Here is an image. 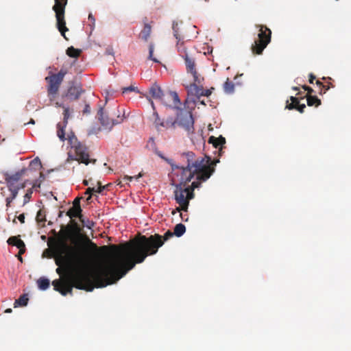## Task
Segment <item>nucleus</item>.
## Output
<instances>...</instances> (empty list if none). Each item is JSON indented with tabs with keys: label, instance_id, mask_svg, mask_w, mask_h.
<instances>
[{
	"label": "nucleus",
	"instance_id": "obj_1",
	"mask_svg": "<svg viewBox=\"0 0 351 351\" xmlns=\"http://www.w3.org/2000/svg\"><path fill=\"white\" fill-rule=\"evenodd\" d=\"M173 234L168 230L163 236L158 234L148 237L141 235L126 243L122 250L116 245H104L102 250H112L110 261L90 272L91 258L88 249L68 245V241L73 236V228L71 225L62 226L51 247L58 265L56 271L61 279L53 280L52 285L56 291L66 295L72 294L73 287L92 291L94 287L101 288L114 284L136 263H141L148 256L156 254L165 241Z\"/></svg>",
	"mask_w": 351,
	"mask_h": 351
},
{
	"label": "nucleus",
	"instance_id": "obj_2",
	"mask_svg": "<svg viewBox=\"0 0 351 351\" xmlns=\"http://www.w3.org/2000/svg\"><path fill=\"white\" fill-rule=\"evenodd\" d=\"M158 156L167 161L173 170L178 169L180 171V178L179 184L177 185L184 187H186V185L191 182L194 176L196 178L195 182H198L199 185L202 182L206 181L214 173L216 162H219V160L213 161L208 156L201 157L196 159L193 164V169H191L176 165L173 163L172 160L164 158L160 154H158Z\"/></svg>",
	"mask_w": 351,
	"mask_h": 351
},
{
	"label": "nucleus",
	"instance_id": "obj_3",
	"mask_svg": "<svg viewBox=\"0 0 351 351\" xmlns=\"http://www.w3.org/2000/svg\"><path fill=\"white\" fill-rule=\"evenodd\" d=\"M66 126H64V123H58L57 124V136L60 138V140L62 142L66 140L68 141L69 144L71 145V148L74 149L75 153V157H73L72 155L69 154V160H77L80 162L84 163L85 165H88L90 162L95 163L96 160H90L89 154L87 151V147L82 144L80 141H78L77 137L75 136L73 132H71L68 134L67 137L65 136V131L64 129Z\"/></svg>",
	"mask_w": 351,
	"mask_h": 351
},
{
	"label": "nucleus",
	"instance_id": "obj_4",
	"mask_svg": "<svg viewBox=\"0 0 351 351\" xmlns=\"http://www.w3.org/2000/svg\"><path fill=\"white\" fill-rule=\"evenodd\" d=\"M168 98L173 102V109L178 110L176 119L171 123V126H178L182 128L189 135L194 132V119L191 112L181 108V102L176 92H170Z\"/></svg>",
	"mask_w": 351,
	"mask_h": 351
},
{
	"label": "nucleus",
	"instance_id": "obj_5",
	"mask_svg": "<svg viewBox=\"0 0 351 351\" xmlns=\"http://www.w3.org/2000/svg\"><path fill=\"white\" fill-rule=\"evenodd\" d=\"M28 171L27 168H23L12 174L5 173V181L10 192V195L5 198L7 209L10 207L12 202L16 197L19 191L26 186L27 180L24 182H21V180L23 177L27 175Z\"/></svg>",
	"mask_w": 351,
	"mask_h": 351
},
{
	"label": "nucleus",
	"instance_id": "obj_6",
	"mask_svg": "<svg viewBox=\"0 0 351 351\" xmlns=\"http://www.w3.org/2000/svg\"><path fill=\"white\" fill-rule=\"evenodd\" d=\"M199 186L198 182H193L190 186L184 187L180 185L176 186L174 191L175 199L180 207L173 210L171 213L175 215L180 210L187 211L189 200L193 197V190Z\"/></svg>",
	"mask_w": 351,
	"mask_h": 351
},
{
	"label": "nucleus",
	"instance_id": "obj_7",
	"mask_svg": "<svg viewBox=\"0 0 351 351\" xmlns=\"http://www.w3.org/2000/svg\"><path fill=\"white\" fill-rule=\"evenodd\" d=\"M256 27L258 28L259 32L258 38L252 45L251 50L253 54L261 55L271 42V32L267 27L263 25H256Z\"/></svg>",
	"mask_w": 351,
	"mask_h": 351
},
{
	"label": "nucleus",
	"instance_id": "obj_8",
	"mask_svg": "<svg viewBox=\"0 0 351 351\" xmlns=\"http://www.w3.org/2000/svg\"><path fill=\"white\" fill-rule=\"evenodd\" d=\"M67 73V70L61 69L60 71L56 74H51L45 77L47 82V93L50 100H53L58 93L60 86L64 80L65 75Z\"/></svg>",
	"mask_w": 351,
	"mask_h": 351
},
{
	"label": "nucleus",
	"instance_id": "obj_9",
	"mask_svg": "<svg viewBox=\"0 0 351 351\" xmlns=\"http://www.w3.org/2000/svg\"><path fill=\"white\" fill-rule=\"evenodd\" d=\"M67 3V0H55V5L53 6V10L56 13V26L61 35L65 38V32L69 29L66 26L64 19L65 6Z\"/></svg>",
	"mask_w": 351,
	"mask_h": 351
},
{
	"label": "nucleus",
	"instance_id": "obj_10",
	"mask_svg": "<svg viewBox=\"0 0 351 351\" xmlns=\"http://www.w3.org/2000/svg\"><path fill=\"white\" fill-rule=\"evenodd\" d=\"M117 111L119 114L117 115V119H109L107 116L104 115V108L103 107L100 106L97 112V117L101 124L106 128H111L113 125L122 123L123 120L126 118V117L125 116V111L123 110H122V115H120L121 110L119 109H118Z\"/></svg>",
	"mask_w": 351,
	"mask_h": 351
},
{
	"label": "nucleus",
	"instance_id": "obj_11",
	"mask_svg": "<svg viewBox=\"0 0 351 351\" xmlns=\"http://www.w3.org/2000/svg\"><path fill=\"white\" fill-rule=\"evenodd\" d=\"M186 65V72L192 75L195 82L201 84L204 80V77L198 74L196 70V64L195 58L191 56H186L184 58Z\"/></svg>",
	"mask_w": 351,
	"mask_h": 351
},
{
	"label": "nucleus",
	"instance_id": "obj_12",
	"mask_svg": "<svg viewBox=\"0 0 351 351\" xmlns=\"http://www.w3.org/2000/svg\"><path fill=\"white\" fill-rule=\"evenodd\" d=\"M84 93V90L80 84H75L74 83H72L67 88L64 96L71 101H76Z\"/></svg>",
	"mask_w": 351,
	"mask_h": 351
},
{
	"label": "nucleus",
	"instance_id": "obj_13",
	"mask_svg": "<svg viewBox=\"0 0 351 351\" xmlns=\"http://www.w3.org/2000/svg\"><path fill=\"white\" fill-rule=\"evenodd\" d=\"M290 100L291 101V103H289L288 101H287L286 108L289 110L295 109L300 113L304 112L306 105L304 104H300L299 98L291 96Z\"/></svg>",
	"mask_w": 351,
	"mask_h": 351
},
{
	"label": "nucleus",
	"instance_id": "obj_14",
	"mask_svg": "<svg viewBox=\"0 0 351 351\" xmlns=\"http://www.w3.org/2000/svg\"><path fill=\"white\" fill-rule=\"evenodd\" d=\"M202 84V83L199 84L193 80V82L189 86V92L195 96L198 101L203 96L204 88Z\"/></svg>",
	"mask_w": 351,
	"mask_h": 351
},
{
	"label": "nucleus",
	"instance_id": "obj_15",
	"mask_svg": "<svg viewBox=\"0 0 351 351\" xmlns=\"http://www.w3.org/2000/svg\"><path fill=\"white\" fill-rule=\"evenodd\" d=\"M149 93L153 98L156 99H160L162 101L164 104H166V102L164 101L162 99V97L164 96L163 92L158 85L154 84L149 89Z\"/></svg>",
	"mask_w": 351,
	"mask_h": 351
},
{
	"label": "nucleus",
	"instance_id": "obj_16",
	"mask_svg": "<svg viewBox=\"0 0 351 351\" xmlns=\"http://www.w3.org/2000/svg\"><path fill=\"white\" fill-rule=\"evenodd\" d=\"M208 143L213 144L215 148H219L221 151L223 145L226 143V139L221 136L218 138L211 136L208 138Z\"/></svg>",
	"mask_w": 351,
	"mask_h": 351
},
{
	"label": "nucleus",
	"instance_id": "obj_17",
	"mask_svg": "<svg viewBox=\"0 0 351 351\" xmlns=\"http://www.w3.org/2000/svg\"><path fill=\"white\" fill-rule=\"evenodd\" d=\"M98 187H88L86 191V194H88V197H87L86 200L89 201L91 198V195L94 193H101L103 190L106 188L105 186H102L100 182H97Z\"/></svg>",
	"mask_w": 351,
	"mask_h": 351
},
{
	"label": "nucleus",
	"instance_id": "obj_18",
	"mask_svg": "<svg viewBox=\"0 0 351 351\" xmlns=\"http://www.w3.org/2000/svg\"><path fill=\"white\" fill-rule=\"evenodd\" d=\"M152 32V27L149 24L145 23L143 29L141 30L139 38L145 41H147L150 36Z\"/></svg>",
	"mask_w": 351,
	"mask_h": 351
},
{
	"label": "nucleus",
	"instance_id": "obj_19",
	"mask_svg": "<svg viewBox=\"0 0 351 351\" xmlns=\"http://www.w3.org/2000/svg\"><path fill=\"white\" fill-rule=\"evenodd\" d=\"M180 40L181 39L178 40L177 49L180 56L182 58H184L186 56H190L191 54L188 52L186 47L184 45V42H180Z\"/></svg>",
	"mask_w": 351,
	"mask_h": 351
},
{
	"label": "nucleus",
	"instance_id": "obj_20",
	"mask_svg": "<svg viewBox=\"0 0 351 351\" xmlns=\"http://www.w3.org/2000/svg\"><path fill=\"white\" fill-rule=\"evenodd\" d=\"M8 243L11 245L16 246L17 248L19 247H25L24 242L19 239L18 237H10L8 239Z\"/></svg>",
	"mask_w": 351,
	"mask_h": 351
},
{
	"label": "nucleus",
	"instance_id": "obj_21",
	"mask_svg": "<svg viewBox=\"0 0 351 351\" xmlns=\"http://www.w3.org/2000/svg\"><path fill=\"white\" fill-rule=\"evenodd\" d=\"M182 156L186 159L187 165L186 167L193 169V164L196 160H194L195 154L191 152L184 153Z\"/></svg>",
	"mask_w": 351,
	"mask_h": 351
},
{
	"label": "nucleus",
	"instance_id": "obj_22",
	"mask_svg": "<svg viewBox=\"0 0 351 351\" xmlns=\"http://www.w3.org/2000/svg\"><path fill=\"white\" fill-rule=\"evenodd\" d=\"M306 97L308 106L317 107L321 105V100L317 96L306 95Z\"/></svg>",
	"mask_w": 351,
	"mask_h": 351
},
{
	"label": "nucleus",
	"instance_id": "obj_23",
	"mask_svg": "<svg viewBox=\"0 0 351 351\" xmlns=\"http://www.w3.org/2000/svg\"><path fill=\"white\" fill-rule=\"evenodd\" d=\"M28 298L26 294H23L19 297V299L16 300L14 303V307L16 308L18 306H25L27 304Z\"/></svg>",
	"mask_w": 351,
	"mask_h": 351
},
{
	"label": "nucleus",
	"instance_id": "obj_24",
	"mask_svg": "<svg viewBox=\"0 0 351 351\" xmlns=\"http://www.w3.org/2000/svg\"><path fill=\"white\" fill-rule=\"evenodd\" d=\"M82 53V50L79 49H75L73 46L69 47L67 48L66 51V53L67 56H69L71 58H78Z\"/></svg>",
	"mask_w": 351,
	"mask_h": 351
},
{
	"label": "nucleus",
	"instance_id": "obj_25",
	"mask_svg": "<svg viewBox=\"0 0 351 351\" xmlns=\"http://www.w3.org/2000/svg\"><path fill=\"white\" fill-rule=\"evenodd\" d=\"M82 208L77 209L75 208V207H71L67 212L66 215L69 216L71 219L73 217H79L81 219L82 217Z\"/></svg>",
	"mask_w": 351,
	"mask_h": 351
},
{
	"label": "nucleus",
	"instance_id": "obj_26",
	"mask_svg": "<svg viewBox=\"0 0 351 351\" xmlns=\"http://www.w3.org/2000/svg\"><path fill=\"white\" fill-rule=\"evenodd\" d=\"M56 105L62 107L64 109L63 112V123L64 124V126H66L68 124V120L70 118V109L69 107L64 106L63 104H60L59 103H56Z\"/></svg>",
	"mask_w": 351,
	"mask_h": 351
},
{
	"label": "nucleus",
	"instance_id": "obj_27",
	"mask_svg": "<svg viewBox=\"0 0 351 351\" xmlns=\"http://www.w3.org/2000/svg\"><path fill=\"white\" fill-rule=\"evenodd\" d=\"M186 232V227L182 223L176 225L173 230V234L178 237L182 236Z\"/></svg>",
	"mask_w": 351,
	"mask_h": 351
},
{
	"label": "nucleus",
	"instance_id": "obj_28",
	"mask_svg": "<svg viewBox=\"0 0 351 351\" xmlns=\"http://www.w3.org/2000/svg\"><path fill=\"white\" fill-rule=\"evenodd\" d=\"M38 286L41 290H46L49 287V280L45 278H40L37 281Z\"/></svg>",
	"mask_w": 351,
	"mask_h": 351
},
{
	"label": "nucleus",
	"instance_id": "obj_29",
	"mask_svg": "<svg viewBox=\"0 0 351 351\" xmlns=\"http://www.w3.org/2000/svg\"><path fill=\"white\" fill-rule=\"evenodd\" d=\"M223 89L226 93H232L234 90V84L228 78L223 84Z\"/></svg>",
	"mask_w": 351,
	"mask_h": 351
},
{
	"label": "nucleus",
	"instance_id": "obj_30",
	"mask_svg": "<svg viewBox=\"0 0 351 351\" xmlns=\"http://www.w3.org/2000/svg\"><path fill=\"white\" fill-rule=\"evenodd\" d=\"M45 210L44 209H40L36 215V219L38 223H44L46 221Z\"/></svg>",
	"mask_w": 351,
	"mask_h": 351
},
{
	"label": "nucleus",
	"instance_id": "obj_31",
	"mask_svg": "<svg viewBox=\"0 0 351 351\" xmlns=\"http://www.w3.org/2000/svg\"><path fill=\"white\" fill-rule=\"evenodd\" d=\"M154 116L155 117L154 124L156 127L158 129H159V127H165V121L160 119L157 112H154Z\"/></svg>",
	"mask_w": 351,
	"mask_h": 351
},
{
	"label": "nucleus",
	"instance_id": "obj_32",
	"mask_svg": "<svg viewBox=\"0 0 351 351\" xmlns=\"http://www.w3.org/2000/svg\"><path fill=\"white\" fill-rule=\"evenodd\" d=\"M128 92H135L138 93L139 90L136 86H134L133 84H131L130 86L124 87L122 88L123 94H125Z\"/></svg>",
	"mask_w": 351,
	"mask_h": 351
},
{
	"label": "nucleus",
	"instance_id": "obj_33",
	"mask_svg": "<svg viewBox=\"0 0 351 351\" xmlns=\"http://www.w3.org/2000/svg\"><path fill=\"white\" fill-rule=\"evenodd\" d=\"M32 190L30 189H28L27 191V193H25V195H24V199H23V205L26 204L27 202H29V201L30 200L31 197H32Z\"/></svg>",
	"mask_w": 351,
	"mask_h": 351
},
{
	"label": "nucleus",
	"instance_id": "obj_34",
	"mask_svg": "<svg viewBox=\"0 0 351 351\" xmlns=\"http://www.w3.org/2000/svg\"><path fill=\"white\" fill-rule=\"evenodd\" d=\"M153 53H154V45L150 44L149 46V59L153 60L155 62H158V61L153 58Z\"/></svg>",
	"mask_w": 351,
	"mask_h": 351
},
{
	"label": "nucleus",
	"instance_id": "obj_35",
	"mask_svg": "<svg viewBox=\"0 0 351 351\" xmlns=\"http://www.w3.org/2000/svg\"><path fill=\"white\" fill-rule=\"evenodd\" d=\"M173 34H174V36L176 37V38L177 40H179L180 39V36H179V34H178V23L176 22H173Z\"/></svg>",
	"mask_w": 351,
	"mask_h": 351
},
{
	"label": "nucleus",
	"instance_id": "obj_36",
	"mask_svg": "<svg viewBox=\"0 0 351 351\" xmlns=\"http://www.w3.org/2000/svg\"><path fill=\"white\" fill-rule=\"evenodd\" d=\"M29 166L41 167V162L38 158H36L30 162Z\"/></svg>",
	"mask_w": 351,
	"mask_h": 351
},
{
	"label": "nucleus",
	"instance_id": "obj_37",
	"mask_svg": "<svg viewBox=\"0 0 351 351\" xmlns=\"http://www.w3.org/2000/svg\"><path fill=\"white\" fill-rule=\"evenodd\" d=\"M143 176V174L142 173H139L137 176H134V177L129 176H125L124 178L128 180H129V181H132L134 178L137 180L140 178H141Z\"/></svg>",
	"mask_w": 351,
	"mask_h": 351
},
{
	"label": "nucleus",
	"instance_id": "obj_38",
	"mask_svg": "<svg viewBox=\"0 0 351 351\" xmlns=\"http://www.w3.org/2000/svg\"><path fill=\"white\" fill-rule=\"evenodd\" d=\"M73 207H75V208H77V209H80L81 208V206H80V197H76L73 202Z\"/></svg>",
	"mask_w": 351,
	"mask_h": 351
},
{
	"label": "nucleus",
	"instance_id": "obj_39",
	"mask_svg": "<svg viewBox=\"0 0 351 351\" xmlns=\"http://www.w3.org/2000/svg\"><path fill=\"white\" fill-rule=\"evenodd\" d=\"M84 114H88L90 112V105L85 102L84 108L82 111Z\"/></svg>",
	"mask_w": 351,
	"mask_h": 351
},
{
	"label": "nucleus",
	"instance_id": "obj_40",
	"mask_svg": "<svg viewBox=\"0 0 351 351\" xmlns=\"http://www.w3.org/2000/svg\"><path fill=\"white\" fill-rule=\"evenodd\" d=\"M302 87L304 90L307 91L306 95H311V94L314 92V90L312 88H311L310 86H308L306 85H304Z\"/></svg>",
	"mask_w": 351,
	"mask_h": 351
},
{
	"label": "nucleus",
	"instance_id": "obj_41",
	"mask_svg": "<svg viewBox=\"0 0 351 351\" xmlns=\"http://www.w3.org/2000/svg\"><path fill=\"white\" fill-rule=\"evenodd\" d=\"M330 88V85H324V87H320L319 94L326 93V92Z\"/></svg>",
	"mask_w": 351,
	"mask_h": 351
},
{
	"label": "nucleus",
	"instance_id": "obj_42",
	"mask_svg": "<svg viewBox=\"0 0 351 351\" xmlns=\"http://www.w3.org/2000/svg\"><path fill=\"white\" fill-rule=\"evenodd\" d=\"M214 89V88H211V89H206V90H203V96H206V97H208L211 95L212 93V90Z\"/></svg>",
	"mask_w": 351,
	"mask_h": 351
},
{
	"label": "nucleus",
	"instance_id": "obj_43",
	"mask_svg": "<svg viewBox=\"0 0 351 351\" xmlns=\"http://www.w3.org/2000/svg\"><path fill=\"white\" fill-rule=\"evenodd\" d=\"M88 20L92 22V26L94 27L95 24V19L91 13L88 15Z\"/></svg>",
	"mask_w": 351,
	"mask_h": 351
},
{
	"label": "nucleus",
	"instance_id": "obj_44",
	"mask_svg": "<svg viewBox=\"0 0 351 351\" xmlns=\"http://www.w3.org/2000/svg\"><path fill=\"white\" fill-rule=\"evenodd\" d=\"M18 219L19 220V221L22 223H23L25 222V215L24 213H22L21 214L19 217H18Z\"/></svg>",
	"mask_w": 351,
	"mask_h": 351
},
{
	"label": "nucleus",
	"instance_id": "obj_45",
	"mask_svg": "<svg viewBox=\"0 0 351 351\" xmlns=\"http://www.w3.org/2000/svg\"><path fill=\"white\" fill-rule=\"evenodd\" d=\"M315 79V76L313 74L311 73L309 75V80H308L309 83L310 84H313V82H314Z\"/></svg>",
	"mask_w": 351,
	"mask_h": 351
},
{
	"label": "nucleus",
	"instance_id": "obj_46",
	"mask_svg": "<svg viewBox=\"0 0 351 351\" xmlns=\"http://www.w3.org/2000/svg\"><path fill=\"white\" fill-rule=\"evenodd\" d=\"M173 121H166L165 122V127L164 128H175V126H171V123L173 122Z\"/></svg>",
	"mask_w": 351,
	"mask_h": 351
},
{
	"label": "nucleus",
	"instance_id": "obj_47",
	"mask_svg": "<svg viewBox=\"0 0 351 351\" xmlns=\"http://www.w3.org/2000/svg\"><path fill=\"white\" fill-rule=\"evenodd\" d=\"M193 103H194V104H197V103H200V104H202V105H206V104H205V102H204V100H200V99H199V100L198 101V100L197 99V98H195V99H193Z\"/></svg>",
	"mask_w": 351,
	"mask_h": 351
},
{
	"label": "nucleus",
	"instance_id": "obj_48",
	"mask_svg": "<svg viewBox=\"0 0 351 351\" xmlns=\"http://www.w3.org/2000/svg\"><path fill=\"white\" fill-rule=\"evenodd\" d=\"M19 255H21L25 253V247H19Z\"/></svg>",
	"mask_w": 351,
	"mask_h": 351
},
{
	"label": "nucleus",
	"instance_id": "obj_49",
	"mask_svg": "<svg viewBox=\"0 0 351 351\" xmlns=\"http://www.w3.org/2000/svg\"><path fill=\"white\" fill-rule=\"evenodd\" d=\"M316 84L320 88V87H324V84L322 83L320 81L317 80Z\"/></svg>",
	"mask_w": 351,
	"mask_h": 351
},
{
	"label": "nucleus",
	"instance_id": "obj_50",
	"mask_svg": "<svg viewBox=\"0 0 351 351\" xmlns=\"http://www.w3.org/2000/svg\"><path fill=\"white\" fill-rule=\"evenodd\" d=\"M90 244L95 250H97V246L94 243L90 241Z\"/></svg>",
	"mask_w": 351,
	"mask_h": 351
},
{
	"label": "nucleus",
	"instance_id": "obj_51",
	"mask_svg": "<svg viewBox=\"0 0 351 351\" xmlns=\"http://www.w3.org/2000/svg\"><path fill=\"white\" fill-rule=\"evenodd\" d=\"M12 308H7L5 311V313H12Z\"/></svg>",
	"mask_w": 351,
	"mask_h": 351
},
{
	"label": "nucleus",
	"instance_id": "obj_52",
	"mask_svg": "<svg viewBox=\"0 0 351 351\" xmlns=\"http://www.w3.org/2000/svg\"><path fill=\"white\" fill-rule=\"evenodd\" d=\"M29 123H32V124H34L35 123V121L34 119H31L30 121L29 122Z\"/></svg>",
	"mask_w": 351,
	"mask_h": 351
},
{
	"label": "nucleus",
	"instance_id": "obj_53",
	"mask_svg": "<svg viewBox=\"0 0 351 351\" xmlns=\"http://www.w3.org/2000/svg\"><path fill=\"white\" fill-rule=\"evenodd\" d=\"M292 88H293V90H299L298 87H296V86H293Z\"/></svg>",
	"mask_w": 351,
	"mask_h": 351
},
{
	"label": "nucleus",
	"instance_id": "obj_54",
	"mask_svg": "<svg viewBox=\"0 0 351 351\" xmlns=\"http://www.w3.org/2000/svg\"><path fill=\"white\" fill-rule=\"evenodd\" d=\"M83 184H84V185H86H86H88V181H87V180H84V181H83Z\"/></svg>",
	"mask_w": 351,
	"mask_h": 351
},
{
	"label": "nucleus",
	"instance_id": "obj_55",
	"mask_svg": "<svg viewBox=\"0 0 351 351\" xmlns=\"http://www.w3.org/2000/svg\"><path fill=\"white\" fill-rule=\"evenodd\" d=\"M18 258H19V260L20 261H22V260H23V259H22V257H21V255H19V256H18Z\"/></svg>",
	"mask_w": 351,
	"mask_h": 351
},
{
	"label": "nucleus",
	"instance_id": "obj_56",
	"mask_svg": "<svg viewBox=\"0 0 351 351\" xmlns=\"http://www.w3.org/2000/svg\"><path fill=\"white\" fill-rule=\"evenodd\" d=\"M62 216V211H60L59 215H58V217H61Z\"/></svg>",
	"mask_w": 351,
	"mask_h": 351
},
{
	"label": "nucleus",
	"instance_id": "obj_57",
	"mask_svg": "<svg viewBox=\"0 0 351 351\" xmlns=\"http://www.w3.org/2000/svg\"><path fill=\"white\" fill-rule=\"evenodd\" d=\"M180 216H181V217H182V219L183 220H184V221H187V220H188V219H184L183 218V217H182V214H180Z\"/></svg>",
	"mask_w": 351,
	"mask_h": 351
},
{
	"label": "nucleus",
	"instance_id": "obj_58",
	"mask_svg": "<svg viewBox=\"0 0 351 351\" xmlns=\"http://www.w3.org/2000/svg\"><path fill=\"white\" fill-rule=\"evenodd\" d=\"M152 108L154 109V103L152 101Z\"/></svg>",
	"mask_w": 351,
	"mask_h": 351
},
{
	"label": "nucleus",
	"instance_id": "obj_59",
	"mask_svg": "<svg viewBox=\"0 0 351 351\" xmlns=\"http://www.w3.org/2000/svg\"><path fill=\"white\" fill-rule=\"evenodd\" d=\"M206 1H208L209 0H205Z\"/></svg>",
	"mask_w": 351,
	"mask_h": 351
}]
</instances>
